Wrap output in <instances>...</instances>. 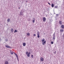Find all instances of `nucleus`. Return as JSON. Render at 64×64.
Wrapping results in <instances>:
<instances>
[{"mask_svg":"<svg viewBox=\"0 0 64 64\" xmlns=\"http://www.w3.org/2000/svg\"><path fill=\"white\" fill-rule=\"evenodd\" d=\"M43 21H44V22H45V21H46V18L44 17L43 18Z\"/></svg>","mask_w":64,"mask_h":64,"instance_id":"7","label":"nucleus"},{"mask_svg":"<svg viewBox=\"0 0 64 64\" xmlns=\"http://www.w3.org/2000/svg\"><path fill=\"white\" fill-rule=\"evenodd\" d=\"M48 4H49V5H51V4H50V3H49V2L48 3Z\"/></svg>","mask_w":64,"mask_h":64,"instance_id":"33","label":"nucleus"},{"mask_svg":"<svg viewBox=\"0 0 64 64\" xmlns=\"http://www.w3.org/2000/svg\"><path fill=\"white\" fill-rule=\"evenodd\" d=\"M18 32V30H14V33H15V32Z\"/></svg>","mask_w":64,"mask_h":64,"instance_id":"16","label":"nucleus"},{"mask_svg":"<svg viewBox=\"0 0 64 64\" xmlns=\"http://www.w3.org/2000/svg\"><path fill=\"white\" fill-rule=\"evenodd\" d=\"M13 31H14L13 29L12 28H11V32L12 33H13Z\"/></svg>","mask_w":64,"mask_h":64,"instance_id":"12","label":"nucleus"},{"mask_svg":"<svg viewBox=\"0 0 64 64\" xmlns=\"http://www.w3.org/2000/svg\"><path fill=\"white\" fill-rule=\"evenodd\" d=\"M61 28H62V29H64V26L63 25H62V26H61Z\"/></svg>","mask_w":64,"mask_h":64,"instance_id":"10","label":"nucleus"},{"mask_svg":"<svg viewBox=\"0 0 64 64\" xmlns=\"http://www.w3.org/2000/svg\"><path fill=\"white\" fill-rule=\"evenodd\" d=\"M23 10H21L20 12V16H22V15H23Z\"/></svg>","mask_w":64,"mask_h":64,"instance_id":"2","label":"nucleus"},{"mask_svg":"<svg viewBox=\"0 0 64 64\" xmlns=\"http://www.w3.org/2000/svg\"><path fill=\"white\" fill-rule=\"evenodd\" d=\"M23 46H26V43L25 42H24L23 44Z\"/></svg>","mask_w":64,"mask_h":64,"instance_id":"11","label":"nucleus"},{"mask_svg":"<svg viewBox=\"0 0 64 64\" xmlns=\"http://www.w3.org/2000/svg\"><path fill=\"white\" fill-rule=\"evenodd\" d=\"M5 41H6V42H8V40L7 39H6Z\"/></svg>","mask_w":64,"mask_h":64,"instance_id":"20","label":"nucleus"},{"mask_svg":"<svg viewBox=\"0 0 64 64\" xmlns=\"http://www.w3.org/2000/svg\"><path fill=\"white\" fill-rule=\"evenodd\" d=\"M56 51L55 52H54V54H56Z\"/></svg>","mask_w":64,"mask_h":64,"instance_id":"34","label":"nucleus"},{"mask_svg":"<svg viewBox=\"0 0 64 64\" xmlns=\"http://www.w3.org/2000/svg\"><path fill=\"white\" fill-rule=\"evenodd\" d=\"M5 46L6 48H11V47L9 46L6 45Z\"/></svg>","mask_w":64,"mask_h":64,"instance_id":"6","label":"nucleus"},{"mask_svg":"<svg viewBox=\"0 0 64 64\" xmlns=\"http://www.w3.org/2000/svg\"><path fill=\"white\" fill-rule=\"evenodd\" d=\"M7 21L8 22H10V18H9L8 19Z\"/></svg>","mask_w":64,"mask_h":64,"instance_id":"8","label":"nucleus"},{"mask_svg":"<svg viewBox=\"0 0 64 64\" xmlns=\"http://www.w3.org/2000/svg\"><path fill=\"white\" fill-rule=\"evenodd\" d=\"M10 53H11L12 52H13L11 50H10Z\"/></svg>","mask_w":64,"mask_h":64,"instance_id":"25","label":"nucleus"},{"mask_svg":"<svg viewBox=\"0 0 64 64\" xmlns=\"http://www.w3.org/2000/svg\"><path fill=\"white\" fill-rule=\"evenodd\" d=\"M10 53L12 55H13V52H10Z\"/></svg>","mask_w":64,"mask_h":64,"instance_id":"26","label":"nucleus"},{"mask_svg":"<svg viewBox=\"0 0 64 64\" xmlns=\"http://www.w3.org/2000/svg\"><path fill=\"white\" fill-rule=\"evenodd\" d=\"M40 61H41V62H43V61H44V59L42 57H41L40 58Z\"/></svg>","mask_w":64,"mask_h":64,"instance_id":"3","label":"nucleus"},{"mask_svg":"<svg viewBox=\"0 0 64 64\" xmlns=\"http://www.w3.org/2000/svg\"><path fill=\"white\" fill-rule=\"evenodd\" d=\"M51 44H53L54 43H53V42H51Z\"/></svg>","mask_w":64,"mask_h":64,"instance_id":"28","label":"nucleus"},{"mask_svg":"<svg viewBox=\"0 0 64 64\" xmlns=\"http://www.w3.org/2000/svg\"><path fill=\"white\" fill-rule=\"evenodd\" d=\"M32 22H33V23H34V22H35V20H32Z\"/></svg>","mask_w":64,"mask_h":64,"instance_id":"29","label":"nucleus"},{"mask_svg":"<svg viewBox=\"0 0 64 64\" xmlns=\"http://www.w3.org/2000/svg\"><path fill=\"white\" fill-rule=\"evenodd\" d=\"M55 33H54V34L53 35V40L55 39Z\"/></svg>","mask_w":64,"mask_h":64,"instance_id":"5","label":"nucleus"},{"mask_svg":"<svg viewBox=\"0 0 64 64\" xmlns=\"http://www.w3.org/2000/svg\"><path fill=\"white\" fill-rule=\"evenodd\" d=\"M46 41H45L44 42H42L43 45H45V44H46Z\"/></svg>","mask_w":64,"mask_h":64,"instance_id":"9","label":"nucleus"},{"mask_svg":"<svg viewBox=\"0 0 64 64\" xmlns=\"http://www.w3.org/2000/svg\"><path fill=\"white\" fill-rule=\"evenodd\" d=\"M62 21H60L59 22V24H60V25L62 24Z\"/></svg>","mask_w":64,"mask_h":64,"instance_id":"13","label":"nucleus"},{"mask_svg":"<svg viewBox=\"0 0 64 64\" xmlns=\"http://www.w3.org/2000/svg\"><path fill=\"white\" fill-rule=\"evenodd\" d=\"M40 34L39 33H38L37 35H39Z\"/></svg>","mask_w":64,"mask_h":64,"instance_id":"32","label":"nucleus"},{"mask_svg":"<svg viewBox=\"0 0 64 64\" xmlns=\"http://www.w3.org/2000/svg\"><path fill=\"white\" fill-rule=\"evenodd\" d=\"M38 33H39V31H38Z\"/></svg>","mask_w":64,"mask_h":64,"instance_id":"37","label":"nucleus"},{"mask_svg":"<svg viewBox=\"0 0 64 64\" xmlns=\"http://www.w3.org/2000/svg\"><path fill=\"white\" fill-rule=\"evenodd\" d=\"M55 8H58V6H55L54 7Z\"/></svg>","mask_w":64,"mask_h":64,"instance_id":"18","label":"nucleus"},{"mask_svg":"<svg viewBox=\"0 0 64 64\" xmlns=\"http://www.w3.org/2000/svg\"><path fill=\"white\" fill-rule=\"evenodd\" d=\"M19 9H20V8H19Z\"/></svg>","mask_w":64,"mask_h":64,"instance_id":"38","label":"nucleus"},{"mask_svg":"<svg viewBox=\"0 0 64 64\" xmlns=\"http://www.w3.org/2000/svg\"><path fill=\"white\" fill-rule=\"evenodd\" d=\"M33 20H35V18H33Z\"/></svg>","mask_w":64,"mask_h":64,"instance_id":"35","label":"nucleus"},{"mask_svg":"<svg viewBox=\"0 0 64 64\" xmlns=\"http://www.w3.org/2000/svg\"><path fill=\"white\" fill-rule=\"evenodd\" d=\"M56 16H58V14H56Z\"/></svg>","mask_w":64,"mask_h":64,"instance_id":"36","label":"nucleus"},{"mask_svg":"<svg viewBox=\"0 0 64 64\" xmlns=\"http://www.w3.org/2000/svg\"><path fill=\"white\" fill-rule=\"evenodd\" d=\"M27 55V56L28 57H30V54H28Z\"/></svg>","mask_w":64,"mask_h":64,"instance_id":"24","label":"nucleus"},{"mask_svg":"<svg viewBox=\"0 0 64 64\" xmlns=\"http://www.w3.org/2000/svg\"><path fill=\"white\" fill-rule=\"evenodd\" d=\"M63 30L62 29V30H60V31L62 32H63Z\"/></svg>","mask_w":64,"mask_h":64,"instance_id":"23","label":"nucleus"},{"mask_svg":"<svg viewBox=\"0 0 64 64\" xmlns=\"http://www.w3.org/2000/svg\"><path fill=\"white\" fill-rule=\"evenodd\" d=\"M34 36H36V34H34Z\"/></svg>","mask_w":64,"mask_h":64,"instance_id":"30","label":"nucleus"},{"mask_svg":"<svg viewBox=\"0 0 64 64\" xmlns=\"http://www.w3.org/2000/svg\"><path fill=\"white\" fill-rule=\"evenodd\" d=\"M4 64H9L8 61L7 60H6L4 62Z\"/></svg>","mask_w":64,"mask_h":64,"instance_id":"4","label":"nucleus"},{"mask_svg":"<svg viewBox=\"0 0 64 64\" xmlns=\"http://www.w3.org/2000/svg\"><path fill=\"white\" fill-rule=\"evenodd\" d=\"M54 4H52V7H54Z\"/></svg>","mask_w":64,"mask_h":64,"instance_id":"15","label":"nucleus"},{"mask_svg":"<svg viewBox=\"0 0 64 64\" xmlns=\"http://www.w3.org/2000/svg\"><path fill=\"white\" fill-rule=\"evenodd\" d=\"M54 14H55V13H54Z\"/></svg>","mask_w":64,"mask_h":64,"instance_id":"39","label":"nucleus"},{"mask_svg":"<svg viewBox=\"0 0 64 64\" xmlns=\"http://www.w3.org/2000/svg\"><path fill=\"white\" fill-rule=\"evenodd\" d=\"M28 21H30V19L28 18Z\"/></svg>","mask_w":64,"mask_h":64,"instance_id":"22","label":"nucleus"},{"mask_svg":"<svg viewBox=\"0 0 64 64\" xmlns=\"http://www.w3.org/2000/svg\"><path fill=\"white\" fill-rule=\"evenodd\" d=\"M44 40H45V39H44V38H43V39L42 40V42H44Z\"/></svg>","mask_w":64,"mask_h":64,"instance_id":"17","label":"nucleus"},{"mask_svg":"<svg viewBox=\"0 0 64 64\" xmlns=\"http://www.w3.org/2000/svg\"><path fill=\"white\" fill-rule=\"evenodd\" d=\"M26 34H27V36H29L30 35V33H28Z\"/></svg>","mask_w":64,"mask_h":64,"instance_id":"14","label":"nucleus"},{"mask_svg":"<svg viewBox=\"0 0 64 64\" xmlns=\"http://www.w3.org/2000/svg\"><path fill=\"white\" fill-rule=\"evenodd\" d=\"M30 54H31V53H30V52H29L28 54H29V55H30Z\"/></svg>","mask_w":64,"mask_h":64,"instance_id":"27","label":"nucleus"},{"mask_svg":"<svg viewBox=\"0 0 64 64\" xmlns=\"http://www.w3.org/2000/svg\"><path fill=\"white\" fill-rule=\"evenodd\" d=\"M37 37L38 38L40 37V36H39V35H37Z\"/></svg>","mask_w":64,"mask_h":64,"instance_id":"19","label":"nucleus"},{"mask_svg":"<svg viewBox=\"0 0 64 64\" xmlns=\"http://www.w3.org/2000/svg\"><path fill=\"white\" fill-rule=\"evenodd\" d=\"M26 55H28V52H26Z\"/></svg>","mask_w":64,"mask_h":64,"instance_id":"21","label":"nucleus"},{"mask_svg":"<svg viewBox=\"0 0 64 64\" xmlns=\"http://www.w3.org/2000/svg\"><path fill=\"white\" fill-rule=\"evenodd\" d=\"M14 53L15 54V55H16V58L17 59V60H18V61H19V58H18V55H17V54L15 53L14 52Z\"/></svg>","mask_w":64,"mask_h":64,"instance_id":"1","label":"nucleus"},{"mask_svg":"<svg viewBox=\"0 0 64 64\" xmlns=\"http://www.w3.org/2000/svg\"><path fill=\"white\" fill-rule=\"evenodd\" d=\"M32 58H33V55H32Z\"/></svg>","mask_w":64,"mask_h":64,"instance_id":"31","label":"nucleus"}]
</instances>
